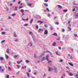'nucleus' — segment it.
Masks as SVG:
<instances>
[{
  "mask_svg": "<svg viewBox=\"0 0 78 78\" xmlns=\"http://www.w3.org/2000/svg\"><path fill=\"white\" fill-rule=\"evenodd\" d=\"M16 32H14V37H17V34H16Z\"/></svg>",
  "mask_w": 78,
  "mask_h": 78,
  "instance_id": "7",
  "label": "nucleus"
},
{
  "mask_svg": "<svg viewBox=\"0 0 78 78\" xmlns=\"http://www.w3.org/2000/svg\"><path fill=\"white\" fill-rule=\"evenodd\" d=\"M16 16V13L13 14L12 15V16Z\"/></svg>",
  "mask_w": 78,
  "mask_h": 78,
  "instance_id": "36",
  "label": "nucleus"
},
{
  "mask_svg": "<svg viewBox=\"0 0 78 78\" xmlns=\"http://www.w3.org/2000/svg\"><path fill=\"white\" fill-rule=\"evenodd\" d=\"M46 52L47 53L48 52V53H50V55H51V52H50V51H46Z\"/></svg>",
  "mask_w": 78,
  "mask_h": 78,
  "instance_id": "28",
  "label": "nucleus"
},
{
  "mask_svg": "<svg viewBox=\"0 0 78 78\" xmlns=\"http://www.w3.org/2000/svg\"><path fill=\"white\" fill-rule=\"evenodd\" d=\"M49 57V55H48L46 56L45 59L46 60H47V61H48V59L47 58H48Z\"/></svg>",
  "mask_w": 78,
  "mask_h": 78,
  "instance_id": "5",
  "label": "nucleus"
},
{
  "mask_svg": "<svg viewBox=\"0 0 78 78\" xmlns=\"http://www.w3.org/2000/svg\"><path fill=\"white\" fill-rule=\"evenodd\" d=\"M49 69H48L49 71H51V70H54V68H52L49 67Z\"/></svg>",
  "mask_w": 78,
  "mask_h": 78,
  "instance_id": "2",
  "label": "nucleus"
},
{
  "mask_svg": "<svg viewBox=\"0 0 78 78\" xmlns=\"http://www.w3.org/2000/svg\"><path fill=\"white\" fill-rule=\"evenodd\" d=\"M69 76H73V74L71 73H69V74H68Z\"/></svg>",
  "mask_w": 78,
  "mask_h": 78,
  "instance_id": "9",
  "label": "nucleus"
},
{
  "mask_svg": "<svg viewBox=\"0 0 78 78\" xmlns=\"http://www.w3.org/2000/svg\"><path fill=\"white\" fill-rule=\"evenodd\" d=\"M15 42H17L18 41V39H16L14 40Z\"/></svg>",
  "mask_w": 78,
  "mask_h": 78,
  "instance_id": "40",
  "label": "nucleus"
},
{
  "mask_svg": "<svg viewBox=\"0 0 78 78\" xmlns=\"http://www.w3.org/2000/svg\"><path fill=\"white\" fill-rule=\"evenodd\" d=\"M3 59V57H0V60H1V61H2Z\"/></svg>",
  "mask_w": 78,
  "mask_h": 78,
  "instance_id": "26",
  "label": "nucleus"
},
{
  "mask_svg": "<svg viewBox=\"0 0 78 78\" xmlns=\"http://www.w3.org/2000/svg\"><path fill=\"white\" fill-rule=\"evenodd\" d=\"M5 34V32H3L2 33V34Z\"/></svg>",
  "mask_w": 78,
  "mask_h": 78,
  "instance_id": "35",
  "label": "nucleus"
},
{
  "mask_svg": "<svg viewBox=\"0 0 78 78\" xmlns=\"http://www.w3.org/2000/svg\"><path fill=\"white\" fill-rule=\"evenodd\" d=\"M27 5L29 6H32V4H31L29 3L28 2L27 3Z\"/></svg>",
  "mask_w": 78,
  "mask_h": 78,
  "instance_id": "1",
  "label": "nucleus"
},
{
  "mask_svg": "<svg viewBox=\"0 0 78 78\" xmlns=\"http://www.w3.org/2000/svg\"><path fill=\"white\" fill-rule=\"evenodd\" d=\"M6 52H7V53H8V54H9V49H8L7 50Z\"/></svg>",
  "mask_w": 78,
  "mask_h": 78,
  "instance_id": "8",
  "label": "nucleus"
},
{
  "mask_svg": "<svg viewBox=\"0 0 78 78\" xmlns=\"http://www.w3.org/2000/svg\"><path fill=\"white\" fill-rule=\"evenodd\" d=\"M34 58H36V57H37V56H36V55L34 54Z\"/></svg>",
  "mask_w": 78,
  "mask_h": 78,
  "instance_id": "47",
  "label": "nucleus"
},
{
  "mask_svg": "<svg viewBox=\"0 0 78 78\" xmlns=\"http://www.w3.org/2000/svg\"><path fill=\"white\" fill-rule=\"evenodd\" d=\"M30 45L31 47H32V46H33V44H32V43H31V42L30 43Z\"/></svg>",
  "mask_w": 78,
  "mask_h": 78,
  "instance_id": "44",
  "label": "nucleus"
},
{
  "mask_svg": "<svg viewBox=\"0 0 78 78\" xmlns=\"http://www.w3.org/2000/svg\"><path fill=\"white\" fill-rule=\"evenodd\" d=\"M40 25H41L43 23V22H42V21H40Z\"/></svg>",
  "mask_w": 78,
  "mask_h": 78,
  "instance_id": "39",
  "label": "nucleus"
},
{
  "mask_svg": "<svg viewBox=\"0 0 78 78\" xmlns=\"http://www.w3.org/2000/svg\"><path fill=\"white\" fill-rule=\"evenodd\" d=\"M51 30H53V27L52 26H51Z\"/></svg>",
  "mask_w": 78,
  "mask_h": 78,
  "instance_id": "34",
  "label": "nucleus"
},
{
  "mask_svg": "<svg viewBox=\"0 0 78 78\" xmlns=\"http://www.w3.org/2000/svg\"><path fill=\"white\" fill-rule=\"evenodd\" d=\"M45 59V57H43L41 59V61L42 62Z\"/></svg>",
  "mask_w": 78,
  "mask_h": 78,
  "instance_id": "15",
  "label": "nucleus"
},
{
  "mask_svg": "<svg viewBox=\"0 0 78 78\" xmlns=\"http://www.w3.org/2000/svg\"><path fill=\"white\" fill-rule=\"evenodd\" d=\"M18 9V7H15V9H14V11H17Z\"/></svg>",
  "mask_w": 78,
  "mask_h": 78,
  "instance_id": "10",
  "label": "nucleus"
},
{
  "mask_svg": "<svg viewBox=\"0 0 78 78\" xmlns=\"http://www.w3.org/2000/svg\"><path fill=\"white\" fill-rule=\"evenodd\" d=\"M47 10L48 11V12H50V10H49V9H48V8H47Z\"/></svg>",
  "mask_w": 78,
  "mask_h": 78,
  "instance_id": "43",
  "label": "nucleus"
},
{
  "mask_svg": "<svg viewBox=\"0 0 78 78\" xmlns=\"http://www.w3.org/2000/svg\"><path fill=\"white\" fill-rule=\"evenodd\" d=\"M37 30H38V29L39 28V27L38 26H37Z\"/></svg>",
  "mask_w": 78,
  "mask_h": 78,
  "instance_id": "55",
  "label": "nucleus"
},
{
  "mask_svg": "<svg viewBox=\"0 0 78 78\" xmlns=\"http://www.w3.org/2000/svg\"><path fill=\"white\" fill-rule=\"evenodd\" d=\"M34 75H36V72L34 73Z\"/></svg>",
  "mask_w": 78,
  "mask_h": 78,
  "instance_id": "64",
  "label": "nucleus"
},
{
  "mask_svg": "<svg viewBox=\"0 0 78 78\" xmlns=\"http://www.w3.org/2000/svg\"><path fill=\"white\" fill-rule=\"evenodd\" d=\"M5 42V40H3L1 42V43L2 44V43H3V42Z\"/></svg>",
  "mask_w": 78,
  "mask_h": 78,
  "instance_id": "32",
  "label": "nucleus"
},
{
  "mask_svg": "<svg viewBox=\"0 0 78 78\" xmlns=\"http://www.w3.org/2000/svg\"><path fill=\"white\" fill-rule=\"evenodd\" d=\"M33 19H31L30 21V23H32V22H33Z\"/></svg>",
  "mask_w": 78,
  "mask_h": 78,
  "instance_id": "23",
  "label": "nucleus"
},
{
  "mask_svg": "<svg viewBox=\"0 0 78 78\" xmlns=\"http://www.w3.org/2000/svg\"><path fill=\"white\" fill-rule=\"evenodd\" d=\"M8 69H9V71H12V68H11V67H8Z\"/></svg>",
  "mask_w": 78,
  "mask_h": 78,
  "instance_id": "6",
  "label": "nucleus"
},
{
  "mask_svg": "<svg viewBox=\"0 0 78 78\" xmlns=\"http://www.w3.org/2000/svg\"><path fill=\"white\" fill-rule=\"evenodd\" d=\"M55 24L56 25H59V23H58V22H55Z\"/></svg>",
  "mask_w": 78,
  "mask_h": 78,
  "instance_id": "38",
  "label": "nucleus"
},
{
  "mask_svg": "<svg viewBox=\"0 0 78 78\" xmlns=\"http://www.w3.org/2000/svg\"><path fill=\"white\" fill-rule=\"evenodd\" d=\"M44 34H48V30H45L44 32Z\"/></svg>",
  "mask_w": 78,
  "mask_h": 78,
  "instance_id": "3",
  "label": "nucleus"
},
{
  "mask_svg": "<svg viewBox=\"0 0 78 78\" xmlns=\"http://www.w3.org/2000/svg\"><path fill=\"white\" fill-rule=\"evenodd\" d=\"M54 69H55V70H57V68H56V67H55Z\"/></svg>",
  "mask_w": 78,
  "mask_h": 78,
  "instance_id": "51",
  "label": "nucleus"
},
{
  "mask_svg": "<svg viewBox=\"0 0 78 78\" xmlns=\"http://www.w3.org/2000/svg\"><path fill=\"white\" fill-rule=\"evenodd\" d=\"M58 8H60L61 9L62 8V7L61 6V5H58Z\"/></svg>",
  "mask_w": 78,
  "mask_h": 78,
  "instance_id": "20",
  "label": "nucleus"
},
{
  "mask_svg": "<svg viewBox=\"0 0 78 78\" xmlns=\"http://www.w3.org/2000/svg\"><path fill=\"white\" fill-rule=\"evenodd\" d=\"M24 15H25V14L23 12L22 13V16H24Z\"/></svg>",
  "mask_w": 78,
  "mask_h": 78,
  "instance_id": "50",
  "label": "nucleus"
},
{
  "mask_svg": "<svg viewBox=\"0 0 78 78\" xmlns=\"http://www.w3.org/2000/svg\"><path fill=\"white\" fill-rule=\"evenodd\" d=\"M68 28H69V29H68L69 31H71V29L70 27H69V26L68 27Z\"/></svg>",
  "mask_w": 78,
  "mask_h": 78,
  "instance_id": "22",
  "label": "nucleus"
},
{
  "mask_svg": "<svg viewBox=\"0 0 78 78\" xmlns=\"http://www.w3.org/2000/svg\"><path fill=\"white\" fill-rule=\"evenodd\" d=\"M47 61L48 62V64H49V65H51V61H49L48 60H47Z\"/></svg>",
  "mask_w": 78,
  "mask_h": 78,
  "instance_id": "4",
  "label": "nucleus"
},
{
  "mask_svg": "<svg viewBox=\"0 0 78 78\" xmlns=\"http://www.w3.org/2000/svg\"><path fill=\"white\" fill-rule=\"evenodd\" d=\"M30 34H33V33L31 32H30Z\"/></svg>",
  "mask_w": 78,
  "mask_h": 78,
  "instance_id": "60",
  "label": "nucleus"
},
{
  "mask_svg": "<svg viewBox=\"0 0 78 78\" xmlns=\"http://www.w3.org/2000/svg\"><path fill=\"white\" fill-rule=\"evenodd\" d=\"M59 62H62V60L61 59L60 60Z\"/></svg>",
  "mask_w": 78,
  "mask_h": 78,
  "instance_id": "46",
  "label": "nucleus"
},
{
  "mask_svg": "<svg viewBox=\"0 0 78 78\" xmlns=\"http://www.w3.org/2000/svg\"><path fill=\"white\" fill-rule=\"evenodd\" d=\"M17 67H18V69H19V68H20V65H17Z\"/></svg>",
  "mask_w": 78,
  "mask_h": 78,
  "instance_id": "37",
  "label": "nucleus"
},
{
  "mask_svg": "<svg viewBox=\"0 0 78 78\" xmlns=\"http://www.w3.org/2000/svg\"><path fill=\"white\" fill-rule=\"evenodd\" d=\"M75 76H77V77H78V74H76V75H75Z\"/></svg>",
  "mask_w": 78,
  "mask_h": 78,
  "instance_id": "63",
  "label": "nucleus"
},
{
  "mask_svg": "<svg viewBox=\"0 0 78 78\" xmlns=\"http://www.w3.org/2000/svg\"><path fill=\"white\" fill-rule=\"evenodd\" d=\"M18 57V55H15L14 56V58H17Z\"/></svg>",
  "mask_w": 78,
  "mask_h": 78,
  "instance_id": "27",
  "label": "nucleus"
},
{
  "mask_svg": "<svg viewBox=\"0 0 78 78\" xmlns=\"http://www.w3.org/2000/svg\"><path fill=\"white\" fill-rule=\"evenodd\" d=\"M28 24L27 23L24 25V26L25 27H27V26H28Z\"/></svg>",
  "mask_w": 78,
  "mask_h": 78,
  "instance_id": "24",
  "label": "nucleus"
},
{
  "mask_svg": "<svg viewBox=\"0 0 78 78\" xmlns=\"http://www.w3.org/2000/svg\"><path fill=\"white\" fill-rule=\"evenodd\" d=\"M25 62L27 63H29L30 62V61H29L28 60H25Z\"/></svg>",
  "mask_w": 78,
  "mask_h": 78,
  "instance_id": "18",
  "label": "nucleus"
},
{
  "mask_svg": "<svg viewBox=\"0 0 78 78\" xmlns=\"http://www.w3.org/2000/svg\"><path fill=\"white\" fill-rule=\"evenodd\" d=\"M62 31L63 32H64L65 31V30L64 29H62Z\"/></svg>",
  "mask_w": 78,
  "mask_h": 78,
  "instance_id": "42",
  "label": "nucleus"
},
{
  "mask_svg": "<svg viewBox=\"0 0 78 78\" xmlns=\"http://www.w3.org/2000/svg\"><path fill=\"white\" fill-rule=\"evenodd\" d=\"M18 4H19H19H20V1H19V2H18Z\"/></svg>",
  "mask_w": 78,
  "mask_h": 78,
  "instance_id": "49",
  "label": "nucleus"
},
{
  "mask_svg": "<svg viewBox=\"0 0 78 78\" xmlns=\"http://www.w3.org/2000/svg\"><path fill=\"white\" fill-rule=\"evenodd\" d=\"M41 31H43L44 30H43L42 29H39L38 30V32L39 33V32Z\"/></svg>",
  "mask_w": 78,
  "mask_h": 78,
  "instance_id": "14",
  "label": "nucleus"
},
{
  "mask_svg": "<svg viewBox=\"0 0 78 78\" xmlns=\"http://www.w3.org/2000/svg\"><path fill=\"white\" fill-rule=\"evenodd\" d=\"M26 74H27V76H28V77H30V74H29V73H28L27 72Z\"/></svg>",
  "mask_w": 78,
  "mask_h": 78,
  "instance_id": "11",
  "label": "nucleus"
},
{
  "mask_svg": "<svg viewBox=\"0 0 78 78\" xmlns=\"http://www.w3.org/2000/svg\"><path fill=\"white\" fill-rule=\"evenodd\" d=\"M75 16L76 17H78V14H76L75 15Z\"/></svg>",
  "mask_w": 78,
  "mask_h": 78,
  "instance_id": "30",
  "label": "nucleus"
},
{
  "mask_svg": "<svg viewBox=\"0 0 78 78\" xmlns=\"http://www.w3.org/2000/svg\"><path fill=\"white\" fill-rule=\"evenodd\" d=\"M74 36H75V37H76V36H77V35L75 34H74Z\"/></svg>",
  "mask_w": 78,
  "mask_h": 78,
  "instance_id": "54",
  "label": "nucleus"
},
{
  "mask_svg": "<svg viewBox=\"0 0 78 78\" xmlns=\"http://www.w3.org/2000/svg\"><path fill=\"white\" fill-rule=\"evenodd\" d=\"M65 73H64L63 74V76H66V75H65Z\"/></svg>",
  "mask_w": 78,
  "mask_h": 78,
  "instance_id": "53",
  "label": "nucleus"
},
{
  "mask_svg": "<svg viewBox=\"0 0 78 78\" xmlns=\"http://www.w3.org/2000/svg\"><path fill=\"white\" fill-rule=\"evenodd\" d=\"M44 26L45 27H46V28H47V26L46 25V24H44Z\"/></svg>",
  "mask_w": 78,
  "mask_h": 78,
  "instance_id": "48",
  "label": "nucleus"
},
{
  "mask_svg": "<svg viewBox=\"0 0 78 78\" xmlns=\"http://www.w3.org/2000/svg\"><path fill=\"white\" fill-rule=\"evenodd\" d=\"M2 66H0V70H2Z\"/></svg>",
  "mask_w": 78,
  "mask_h": 78,
  "instance_id": "41",
  "label": "nucleus"
},
{
  "mask_svg": "<svg viewBox=\"0 0 78 78\" xmlns=\"http://www.w3.org/2000/svg\"><path fill=\"white\" fill-rule=\"evenodd\" d=\"M55 53H56V55H58L59 56H60V55H59V54H58V51H56Z\"/></svg>",
  "mask_w": 78,
  "mask_h": 78,
  "instance_id": "16",
  "label": "nucleus"
},
{
  "mask_svg": "<svg viewBox=\"0 0 78 78\" xmlns=\"http://www.w3.org/2000/svg\"><path fill=\"white\" fill-rule=\"evenodd\" d=\"M74 5H78V4H74Z\"/></svg>",
  "mask_w": 78,
  "mask_h": 78,
  "instance_id": "58",
  "label": "nucleus"
},
{
  "mask_svg": "<svg viewBox=\"0 0 78 78\" xmlns=\"http://www.w3.org/2000/svg\"><path fill=\"white\" fill-rule=\"evenodd\" d=\"M5 58H6V59H8V58H9V56H8V55H6V54H5Z\"/></svg>",
  "mask_w": 78,
  "mask_h": 78,
  "instance_id": "17",
  "label": "nucleus"
},
{
  "mask_svg": "<svg viewBox=\"0 0 78 78\" xmlns=\"http://www.w3.org/2000/svg\"><path fill=\"white\" fill-rule=\"evenodd\" d=\"M9 66H11V62H9Z\"/></svg>",
  "mask_w": 78,
  "mask_h": 78,
  "instance_id": "33",
  "label": "nucleus"
},
{
  "mask_svg": "<svg viewBox=\"0 0 78 78\" xmlns=\"http://www.w3.org/2000/svg\"><path fill=\"white\" fill-rule=\"evenodd\" d=\"M44 5L45 6H48V4H47L46 3H44Z\"/></svg>",
  "mask_w": 78,
  "mask_h": 78,
  "instance_id": "29",
  "label": "nucleus"
},
{
  "mask_svg": "<svg viewBox=\"0 0 78 78\" xmlns=\"http://www.w3.org/2000/svg\"><path fill=\"white\" fill-rule=\"evenodd\" d=\"M52 35H54V36H58V34H57L56 33H55L54 34H52Z\"/></svg>",
  "mask_w": 78,
  "mask_h": 78,
  "instance_id": "19",
  "label": "nucleus"
},
{
  "mask_svg": "<svg viewBox=\"0 0 78 78\" xmlns=\"http://www.w3.org/2000/svg\"><path fill=\"white\" fill-rule=\"evenodd\" d=\"M68 27H71V25H70V24H69V26Z\"/></svg>",
  "mask_w": 78,
  "mask_h": 78,
  "instance_id": "61",
  "label": "nucleus"
},
{
  "mask_svg": "<svg viewBox=\"0 0 78 78\" xmlns=\"http://www.w3.org/2000/svg\"><path fill=\"white\" fill-rule=\"evenodd\" d=\"M66 68L67 69H70V68H69V67H66Z\"/></svg>",
  "mask_w": 78,
  "mask_h": 78,
  "instance_id": "57",
  "label": "nucleus"
},
{
  "mask_svg": "<svg viewBox=\"0 0 78 78\" xmlns=\"http://www.w3.org/2000/svg\"><path fill=\"white\" fill-rule=\"evenodd\" d=\"M52 46L55 47V46H56V42H54V43H53L52 44Z\"/></svg>",
  "mask_w": 78,
  "mask_h": 78,
  "instance_id": "13",
  "label": "nucleus"
},
{
  "mask_svg": "<svg viewBox=\"0 0 78 78\" xmlns=\"http://www.w3.org/2000/svg\"><path fill=\"white\" fill-rule=\"evenodd\" d=\"M10 6H12V3H11L10 4Z\"/></svg>",
  "mask_w": 78,
  "mask_h": 78,
  "instance_id": "52",
  "label": "nucleus"
},
{
  "mask_svg": "<svg viewBox=\"0 0 78 78\" xmlns=\"http://www.w3.org/2000/svg\"><path fill=\"white\" fill-rule=\"evenodd\" d=\"M21 12H22V13L24 12V10L23 9H21Z\"/></svg>",
  "mask_w": 78,
  "mask_h": 78,
  "instance_id": "25",
  "label": "nucleus"
},
{
  "mask_svg": "<svg viewBox=\"0 0 78 78\" xmlns=\"http://www.w3.org/2000/svg\"><path fill=\"white\" fill-rule=\"evenodd\" d=\"M17 63H18V64H20V62L19 61H17Z\"/></svg>",
  "mask_w": 78,
  "mask_h": 78,
  "instance_id": "56",
  "label": "nucleus"
},
{
  "mask_svg": "<svg viewBox=\"0 0 78 78\" xmlns=\"http://www.w3.org/2000/svg\"><path fill=\"white\" fill-rule=\"evenodd\" d=\"M59 49L60 50H61V47H59Z\"/></svg>",
  "mask_w": 78,
  "mask_h": 78,
  "instance_id": "59",
  "label": "nucleus"
},
{
  "mask_svg": "<svg viewBox=\"0 0 78 78\" xmlns=\"http://www.w3.org/2000/svg\"><path fill=\"white\" fill-rule=\"evenodd\" d=\"M68 11V10L67 9H66V10L64 9L63 10L64 12H67Z\"/></svg>",
  "mask_w": 78,
  "mask_h": 78,
  "instance_id": "21",
  "label": "nucleus"
},
{
  "mask_svg": "<svg viewBox=\"0 0 78 78\" xmlns=\"http://www.w3.org/2000/svg\"><path fill=\"white\" fill-rule=\"evenodd\" d=\"M9 75H7L6 76V78H9Z\"/></svg>",
  "mask_w": 78,
  "mask_h": 78,
  "instance_id": "31",
  "label": "nucleus"
},
{
  "mask_svg": "<svg viewBox=\"0 0 78 78\" xmlns=\"http://www.w3.org/2000/svg\"><path fill=\"white\" fill-rule=\"evenodd\" d=\"M48 0H44V2H48Z\"/></svg>",
  "mask_w": 78,
  "mask_h": 78,
  "instance_id": "45",
  "label": "nucleus"
},
{
  "mask_svg": "<svg viewBox=\"0 0 78 78\" xmlns=\"http://www.w3.org/2000/svg\"><path fill=\"white\" fill-rule=\"evenodd\" d=\"M68 64H69V65L71 66H73V64H72V63H70V62H68Z\"/></svg>",
  "mask_w": 78,
  "mask_h": 78,
  "instance_id": "12",
  "label": "nucleus"
},
{
  "mask_svg": "<svg viewBox=\"0 0 78 78\" xmlns=\"http://www.w3.org/2000/svg\"><path fill=\"white\" fill-rule=\"evenodd\" d=\"M19 72H17L16 73V74L17 75H18V74H19Z\"/></svg>",
  "mask_w": 78,
  "mask_h": 78,
  "instance_id": "62",
  "label": "nucleus"
}]
</instances>
